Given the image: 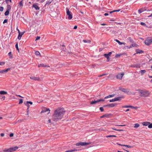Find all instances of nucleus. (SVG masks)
I'll return each instance as SVG.
<instances>
[{
  "instance_id": "1",
  "label": "nucleus",
  "mask_w": 152,
  "mask_h": 152,
  "mask_svg": "<svg viewBox=\"0 0 152 152\" xmlns=\"http://www.w3.org/2000/svg\"><path fill=\"white\" fill-rule=\"evenodd\" d=\"M65 113V111L63 108H58L54 113L52 119L55 121H57L61 119Z\"/></svg>"
},
{
  "instance_id": "2",
  "label": "nucleus",
  "mask_w": 152,
  "mask_h": 152,
  "mask_svg": "<svg viewBox=\"0 0 152 152\" xmlns=\"http://www.w3.org/2000/svg\"><path fill=\"white\" fill-rule=\"evenodd\" d=\"M137 91L140 94V96L142 97H147L149 96L150 93L146 90L139 89Z\"/></svg>"
},
{
  "instance_id": "3",
  "label": "nucleus",
  "mask_w": 152,
  "mask_h": 152,
  "mask_svg": "<svg viewBox=\"0 0 152 152\" xmlns=\"http://www.w3.org/2000/svg\"><path fill=\"white\" fill-rule=\"evenodd\" d=\"M18 148L17 146H14L10 148L7 150H4V151L7 152H12L18 149Z\"/></svg>"
},
{
  "instance_id": "4",
  "label": "nucleus",
  "mask_w": 152,
  "mask_h": 152,
  "mask_svg": "<svg viewBox=\"0 0 152 152\" xmlns=\"http://www.w3.org/2000/svg\"><path fill=\"white\" fill-rule=\"evenodd\" d=\"M66 15L68 16V18L69 20L71 19L72 18V12L69 11V9L66 8Z\"/></svg>"
},
{
  "instance_id": "5",
  "label": "nucleus",
  "mask_w": 152,
  "mask_h": 152,
  "mask_svg": "<svg viewBox=\"0 0 152 152\" xmlns=\"http://www.w3.org/2000/svg\"><path fill=\"white\" fill-rule=\"evenodd\" d=\"M145 43L147 45H150L152 43V39L151 38L147 39L145 41Z\"/></svg>"
},
{
  "instance_id": "6",
  "label": "nucleus",
  "mask_w": 152,
  "mask_h": 152,
  "mask_svg": "<svg viewBox=\"0 0 152 152\" xmlns=\"http://www.w3.org/2000/svg\"><path fill=\"white\" fill-rule=\"evenodd\" d=\"M89 143L85 142H80L77 143L76 144V146H86L89 144Z\"/></svg>"
},
{
  "instance_id": "7",
  "label": "nucleus",
  "mask_w": 152,
  "mask_h": 152,
  "mask_svg": "<svg viewBox=\"0 0 152 152\" xmlns=\"http://www.w3.org/2000/svg\"><path fill=\"white\" fill-rule=\"evenodd\" d=\"M30 79L35 81H39L40 80V78L39 77L35 76L31 77Z\"/></svg>"
},
{
  "instance_id": "8",
  "label": "nucleus",
  "mask_w": 152,
  "mask_h": 152,
  "mask_svg": "<svg viewBox=\"0 0 152 152\" xmlns=\"http://www.w3.org/2000/svg\"><path fill=\"white\" fill-rule=\"evenodd\" d=\"M112 53V52H110L108 54H104V56L107 58V61H109V56L111 55Z\"/></svg>"
},
{
  "instance_id": "9",
  "label": "nucleus",
  "mask_w": 152,
  "mask_h": 152,
  "mask_svg": "<svg viewBox=\"0 0 152 152\" xmlns=\"http://www.w3.org/2000/svg\"><path fill=\"white\" fill-rule=\"evenodd\" d=\"M124 75V73L118 74L116 76V78L118 79H120V80H121L122 78V77Z\"/></svg>"
},
{
  "instance_id": "10",
  "label": "nucleus",
  "mask_w": 152,
  "mask_h": 152,
  "mask_svg": "<svg viewBox=\"0 0 152 152\" xmlns=\"http://www.w3.org/2000/svg\"><path fill=\"white\" fill-rule=\"evenodd\" d=\"M121 97H118L115 98L114 99H112L110 100V102H114L115 101H117L118 100H120L121 99Z\"/></svg>"
},
{
  "instance_id": "11",
  "label": "nucleus",
  "mask_w": 152,
  "mask_h": 152,
  "mask_svg": "<svg viewBox=\"0 0 152 152\" xmlns=\"http://www.w3.org/2000/svg\"><path fill=\"white\" fill-rule=\"evenodd\" d=\"M50 110L49 109L45 108L42 110L41 113H44L47 112L48 113L47 114H48L50 113Z\"/></svg>"
},
{
  "instance_id": "12",
  "label": "nucleus",
  "mask_w": 152,
  "mask_h": 152,
  "mask_svg": "<svg viewBox=\"0 0 152 152\" xmlns=\"http://www.w3.org/2000/svg\"><path fill=\"white\" fill-rule=\"evenodd\" d=\"M116 105V104L112 103L108 105H105L104 107H113Z\"/></svg>"
},
{
  "instance_id": "13",
  "label": "nucleus",
  "mask_w": 152,
  "mask_h": 152,
  "mask_svg": "<svg viewBox=\"0 0 152 152\" xmlns=\"http://www.w3.org/2000/svg\"><path fill=\"white\" fill-rule=\"evenodd\" d=\"M10 68H7L6 69L0 71V73H4L7 72L9 70H10Z\"/></svg>"
},
{
  "instance_id": "14",
  "label": "nucleus",
  "mask_w": 152,
  "mask_h": 152,
  "mask_svg": "<svg viewBox=\"0 0 152 152\" xmlns=\"http://www.w3.org/2000/svg\"><path fill=\"white\" fill-rule=\"evenodd\" d=\"M38 67H49L50 66L46 64H40L38 65Z\"/></svg>"
},
{
  "instance_id": "15",
  "label": "nucleus",
  "mask_w": 152,
  "mask_h": 152,
  "mask_svg": "<svg viewBox=\"0 0 152 152\" xmlns=\"http://www.w3.org/2000/svg\"><path fill=\"white\" fill-rule=\"evenodd\" d=\"M24 32H22L21 33H20V34H19L18 37V39H19V40H20L21 39L22 36L24 34Z\"/></svg>"
},
{
  "instance_id": "16",
  "label": "nucleus",
  "mask_w": 152,
  "mask_h": 152,
  "mask_svg": "<svg viewBox=\"0 0 152 152\" xmlns=\"http://www.w3.org/2000/svg\"><path fill=\"white\" fill-rule=\"evenodd\" d=\"M99 102V101L98 100L96 101H91L90 102V104H95Z\"/></svg>"
},
{
  "instance_id": "17",
  "label": "nucleus",
  "mask_w": 152,
  "mask_h": 152,
  "mask_svg": "<svg viewBox=\"0 0 152 152\" xmlns=\"http://www.w3.org/2000/svg\"><path fill=\"white\" fill-rule=\"evenodd\" d=\"M150 124L149 122H145L142 123V124L143 126H148V125Z\"/></svg>"
},
{
  "instance_id": "18",
  "label": "nucleus",
  "mask_w": 152,
  "mask_h": 152,
  "mask_svg": "<svg viewBox=\"0 0 152 152\" xmlns=\"http://www.w3.org/2000/svg\"><path fill=\"white\" fill-rule=\"evenodd\" d=\"M35 9L37 10H39V7L37 6V5L36 4H34L32 6Z\"/></svg>"
},
{
  "instance_id": "19",
  "label": "nucleus",
  "mask_w": 152,
  "mask_h": 152,
  "mask_svg": "<svg viewBox=\"0 0 152 152\" xmlns=\"http://www.w3.org/2000/svg\"><path fill=\"white\" fill-rule=\"evenodd\" d=\"M115 41L117 42H118L119 45H121L123 44L124 45H125V43L124 42H121L119 41L117 39H115Z\"/></svg>"
},
{
  "instance_id": "20",
  "label": "nucleus",
  "mask_w": 152,
  "mask_h": 152,
  "mask_svg": "<svg viewBox=\"0 0 152 152\" xmlns=\"http://www.w3.org/2000/svg\"><path fill=\"white\" fill-rule=\"evenodd\" d=\"M118 145H120L126 147L128 148H132L133 147V146H131V145H121V144H119Z\"/></svg>"
},
{
  "instance_id": "21",
  "label": "nucleus",
  "mask_w": 152,
  "mask_h": 152,
  "mask_svg": "<svg viewBox=\"0 0 152 152\" xmlns=\"http://www.w3.org/2000/svg\"><path fill=\"white\" fill-rule=\"evenodd\" d=\"M7 94V91H0V94L4 95L6 94Z\"/></svg>"
},
{
  "instance_id": "22",
  "label": "nucleus",
  "mask_w": 152,
  "mask_h": 152,
  "mask_svg": "<svg viewBox=\"0 0 152 152\" xmlns=\"http://www.w3.org/2000/svg\"><path fill=\"white\" fill-rule=\"evenodd\" d=\"M114 96H115L114 94L109 95V96H107L105 97L104 98V99H107V98H109L113 97Z\"/></svg>"
},
{
  "instance_id": "23",
  "label": "nucleus",
  "mask_w": 152,
  "mask_h": 152,
  "mask_svg": "<svg viewBox=\"0 0 152 152\" xmlns=\"http://www.w3.org/2000/svg\"><path fill=\"white\" fill-rule=\"evenodd\" d=\"M145 10H144V8H141V9H139L138 10V12L139 14H140L144 12Z\"/></svg>"
},
{
  "instance_id": "24",
  "label": "nucleus",
  "mask_w": 152,
  "mask_h": 152,
  "mask_svg": "<svg viewBox=\"0 0 152 152\" xmlns=\"http://www.w3.org/2000/svg\"><path fill=\"white\" fill-rule=\"evenodd\" d=\"M122 108H133L134 107L133 106H132L129 105H124V106H123L122 107Z\"/></svg>"
},
{
  "instance_id": "25",
  "label": "nucleus",
  "mask_w": 152,
  "mask_h": 152,
  "mask_svg": "<svg viewBox=\"0 0 152 152\" xmlns=\"http://www.w3.org/2000/svg\"><path fill=\"white\" fill-rule=\"evenodd\" d=\"M136 53H143V51L141 50H136Z\"/></svg>"
},
{
  "instance_id": "26",
  "label": "nucleus",
  "mask_w": 152,
  "mask_h": 152,
  "mask_svg": "<svg viewBox=\"0 0 152 152\" xmlns=\"http://www.w3.org/2000/svg\"><path fill=\"white\" fill-rule=\"evenodd\" d=\"M23 0H21V1L19 3V7L22 8L23 6Z\"/></svg>"
},
{
  "instance_id": "27",
  "label": "nucleus",
  "mask_w": 152,
  "mask_h": 152,
  "mask_svg": "<svg viewBox=\"0 0 152 152\" xmlns=\"http://www.w3.org/2000/svg\"><path fill=\"white\" fill-rule=\"evenodd\" d=\"M11 8V6L10 5H7V10L10 11Z\"/></svg>"
},
{
  "instance_id": "28",
  "label": "nucleus",
  "mask_w": 152,
  "mask_h": 152,
  "mask_svg": "<svg viewBox=\"0 0 152 152\" xmlns=\"http://www.w3.org/2000/svg\"><path fill=\"white\" fill-rule=\"evenodd\" d=\"M131 67H137V68H139L140 66L138 65H133L131 66Z\"/></svg>"
},
{
  "instance_id": "29",
  "label": "nucleus",
  "mask_w": 152,
  "mask_h": 152,
  "mask_svg": "<svg viewBox=\"0 0 152 152\" xmlns=\"http://www.w3.org/2000/svg\"><path fill=\"white\" fill-rule=\"evenodd\" d=\"M141 72V75H144L146 72V71L145 70H141L140 71Z\"/></svg>"
},
{
  "instance_id": "30",
  "label": "nucleus",
  "mask_w": 152,
  "mask_h": 152,
  "mask_svg": "<svg viewBox=\"0 0 152 152\" xmlns=\"http://www.w3.org/2000/svg\"><path fill=\"white\" fill-rule=\"evenodd\" d=\"M140 126V124H139L137 123L134 124V128H137Z\"/></svg>"
},
{
  "instance_id": "31",
  "label": "nucleus",
  "mask_w": 152,
  "mask_h": 152,
  "mask_svg": "<svg viewBox=\"0 0 152 152\" xmlns=\"http://www.w3.org/2000/svg\"><path fill=\"white\" fill-rule=\"evenodd\" d=\"M112 129L113 130L117 131H124V130L123 129H117L114 128H112Z\"/></svg>"
},
{
  "instance_id": "32",
  "label": "nucleus",
  "mask_w": 152,
  "mask_h": 152,
  "mask_svg": "<svg viewBox=\"0 0 152 152\" xmlns=\"http://www.w3.org/2000/svg\"><path fill=\"white\" fill-rule=\"evenodd\" d=\"M127 39L131 42L132 43L133 42V40L132 39L131 37H129Z\"/></svg>"
},
{
  "instance_id": "33",
  "label": "nucleus",
  "mask_w": 152,
  "mask_h": 152,
  "mask_svg": "<svg viewBox=\"0 0 152 152\" xmlns=\"http://www.w3.org/2000/svg\"><path fill=\"white\" fill-rule=\"evenodd\" d=\"M120 11V10H113V11L110 12H110V14H111V13H113V12H119Z\"/></svg>"
},
{
  "instance_id": "34",
  "label": "nucleus",
  "mask_w": 152,
  "mask_h": 152,
  "mask_svg": "<svg viewBox=\"0 0 152 152\" xmlns=\"http://www.w3.org/2000/svg\"><path fill=\"white\" fill-rule=\"evenodd\" d=\"M120 89L121 91L124 92H126V89L124 88H120Z\"/></svg>"
},
{
  "instance_id": "35",
  "label": "nucleus",
  "mask_w": 152,
  "mask_h": 152,
  "mask_svg": "<svg viewBox=\"0 0 152 152\" xmlns=\"http://www.w3.org/2000/svg\"><path fill=\"white\" fill-rule=\"evenodd\" d=\"M9 11L8 10H6V11L4 13L5 15L7 16L9 15Z\"/></svg>"
},
{
  "instance_id": "36",
  "label": "nucleus",
  "mask_w": 152,
  "mask_h": 152,
  "mask_svg": "<svg viewBox=\"0 0 152 152\" xmlns=\"http://www.w3.org/2000/svg\"><path fill=\"white\" fill-rule=\"evenodd\" d=\"M148 127L149 128L151 129L152 128V123H150L148 125Z\"/></svg>"
},
{
  "instance_id": "37",
  "label": "nucleus",
  "mask_w": 152,
  "mask_h": 152,
  "mask_svg": "<svg viewBox=\"0 0 152 152\" xmlns=\"http://www.w3.org/2000/svg\"><path fill=\"white\" fill-rule=\"evenodd\" d=\"M28 104H32V102H31L27 101L25 104V105H28Z\"/></svg>"
},
{
  "instance_id": "38",
  "label": "nucleus",
  "mask_w": 152,
  "mask_h": 152,
  "mask_svg": "<svg viewBox=\"0 0 152 152\" xmlns=\"http://www.w3.org/2000/svg\"><path fill=\"white\" fill-rule=\"evenodd\" d=\"M35 54L37 56H38L40 54V53L39 51H36L35 52Z\"/></svg>"
},
{
  "instance_id": "39",
  "label": "nucleus",
  "mask_w": 152,
  "mask_h": 152,
  "mask_svg": "<svg viewBox=\"0 0 152 152\" xmlns=\"http://www.w3.org/2000/svg\"><path fill=\"white\" fill-rule=\"evenodd\" d=\"M116 137V136L115 135H108L107 136V137Z\"/></svg>"
},
{
  "instance_id": "40",
  "label": "nucleus",
  "mask_w": 152,
  "mask_h": 152,
  "mask_svg": "<svg viewBox=\"0 0 152 152\" xmlns=\"http://www.w3.org/2000/svg\"><path fill=\"white\" fill-rule=\"evenodd\" d=\"M23 102V100L22 99H19V104H21Z\"/></svg>"
},
{
  "instance_id": "41",
  "label": "nucleus",
  "mask_w": 152,
  "mask_h": 152,
  "mask_svg": "<svg viewBox=\"0 0 152 152\" xmlns=\"http://www.w3.org/2000/svg\"><path fill=\"white\" fill-rule=\"evenodd\" d=\"M110 115V114H107L104 115V117L108 118Z\"/></svg>"
},
{
  "instance_id": "42",
  "label": "nucleus",
  "mask_w": 152,
  "mask_h": 152,
  "mask_svg": "<svg viewBox=\"0 0 152 152\" xmlns=\"http://www.w3.org/2000/svg\"><path fill=\"white\" fill-rule=\"evenodd\" d=\"M77 151L78 150L77 149H74L72 150H69V152H72L75 151Z\"/></svg>"
},
{
  "instance_id": "43",
  "label": "nucleus",
  "mask_w": 152,
  "mask_h": 152,
  "mask_svg": "<svg viewBox=\"0 0 152 152\" xmlns=\"http://www.w3.org/2000/svg\"><path fill=\"white\" fill-rule=\"evenodd\" d=\"M15 48H16L17 50H18L19 51V49H18V43H17L15 45Z\"/></svg>"
},
{
  "instance_id": "44",
  "label": "nucleus",
  "mask_w": 152,
  "mask_h": 152,
  "mask_svg": "<svg viewBox=\"0 0 152 152\" xmlns=\"http://www.w3.org/2000/svg\"><path fill=\"white\" fill-rule=\"evenodd\" d=\"M5 1H6L7 4H8L9 1L10 2H11L12 0H5Z\"/></svg>"
},
{
  "instance_id": "45",
  "label": "nucleus",
  "mask_w": 152,
  "mask_h": 152,
  "mask_svg": "<svg viewBox=\"0 0 152 152\" xmlns=\"http://www.w3.org/2000/svg\"><path fill=\"white\" fill-rule=\"evenodd\" d=\"M4 9V8L3 7H0V11L2 12L3 11Z\"/></svg>"
},
{
  "instance_id": "46",
  "label": "nucleus",
  "mask_w": 152,
  "mask_h": 152,
  "mask_svg": "<svg viewBox=\"0 0 152 152\" xmlns=\"http://www.w3.org/2000/svg\"><path fill=\"white\" fill-rule=\"evenodd\" d=\"M140 24L144 26H145L146 25V24L143 22H141L140 23Z\"/></svg>"
},
{
  "instance_id": "47",
  "label": "nucleus",
  "mask_w": 152,
  "mask_h": 152,
  "mask_svg": "<svg viewBox=\"0 0 152 152\" xmlns=\"http://www.w3.org/2000/svg\"><path fill=\"white\" fill-rule=\"evenodd\" d=\"M7 21H8V20H7V19H5V20H4V21H3V23H7Z\"/></svg>"
},
{
  "instance_id": "48",
  "label": "nucleus",
  "mask_w": 152,
  "mask_h": 152,
  "mask_svg": "<svg viewBox=\"0 0 152 152\" xmlns=\"http://www.w3.org/2000/svg\"><path fill=\"white\" fill-rule=\"evenodd\" d=\"M121 56V54H116L115 56V57L116 58H118L120 57Z\"/></svg>"
},
{
  "instance_id": "49",
  "label": "nucleus",
  "mask_w": 152,
  "mask_h": 152,
  "mask_svg": "<svg viewBox=\"0 0 152 152\" xmlns=\"http://www.w3.org/2000/svg\"><path fill=\"white\" fill-rule=\"evenodd\" d=\"M40 37H39V36L37 37L36 38L35 41H36V40L39 39H40Z\"/></svg>"
},
{
  "instance_id": "50",
  "label": "nucleus",
  "mask_w": 152,
  "mask_h": 152,
  "mask_svg": "<svg viewBox=\"0 0 152 152\" xmlns=\"http://www.w3.org/2000/svg\"><path fill=\"white\" fill-rule=\"evenodd\" d=\"M27 115H28L29 114V110L28 109V108L27 110Z\"/></svg>"
},
{
  "instance_id": "51",
  "label": "nucleus",
  "mask_w": 152,
  "mask_h": 152,
  "mask_svg": "<svg viewBox=\"0 0 152 152\" xmlns=\"http://www.w3.org/2000/svg\"><path fill=\"white\" fill-rule=\"evenodd\" d=\"M99 109L101 112H103L104 111V109L102 107H100Z\"/></svg>"
},
{
  "instance_id": "52",
  "label": "nucleus",
  "mask_w": 152,
  "mask_h": 152,
  "mask_svg": "<svg viewBox=\"0 0 152 152\" xmlns=\"http://www.w3.org/2000/svg\"><path fill=\"white\" fill-rule=\"evenodd\" d=\"M134 45H131L129 47H128L129 48H132L133 47H134Z\"/></svg>"
},
{
  "instance_id": "53",
  "label": "nucleus",
  "mask_w": 152,
  "mask_h": 152,
  "mask_svg": "<svg viewBox=\"0 0 152 152\" xmlns=\"http://www.w3.org/2000/svg\"><path fill=\"white\" fill-rule=\"evenodd\" d=\"M98 100L99 101V102H100L101 101H104V100L103 99H98Z\"/></svg>"
},
{
  "instance_id": "54",
  "label": "nucleus",
  "mask_w": 152,
  "mask_h": 152,
  "mask_svg": "<svg viewBox=\"0 0 152 152\" xmlns=\"http://www.w3.org/2000/svg\"><path fill=\"white\" fill-rule=\"evenodd\" d=\"M5 96H3L1 98V99L3 100H4L5 99Z\"/></svg>"
},
{
  "instance_id": "55",
  "label": "nucleus",
  "mask_w": 152,
  "mask_h": 152,
  "mask_svg": "<svg viewBox=\"0 0 152 152\" xmlns=\"http://www.w3.org/2000/svg\"><path fill=\"white\" fill-rule=\"evenodd\" d=\"M4 63L0 62V65H4Z\"/></svg>"
},
{
  "instance_id": "56",
  "label": "nucleus",
  "mask_w": 152,
  "mask_h": 152,
  "mask_svg": "<svg viewBox=\"0 0 152 152\" xmlns=\"http://www.w3.org/2000/svg\"><path fill=\"white\" fill-rule=\"evenodd\" d=\"M13 134L12 133L10 134V137H13Z\"/></svg>"
},
{
  "instance_id": "57",
  "label": "nucleus",
  "mask_w": 152,
  "mask_h": 152,
  "mask_svg": "<svg viewBox=\"0 0 152 152\" xmlns=\"http://www.w3.org/2000/svg\"><path fill=\"white\" fill-rule=\"evenodd\" d=\"M106 75V74H103L102 75L99 76V77H102V76H104Z\"/></svg>"
},
{
  "instance_id": "58",
  "label": "nucleus",
  "mask_w": 152,
  "mask_h": 152,
  "mask_svg": "<svg viewBox=\"0 0 152 152\" xmlns=\"http://www.w3.org/2000/svg\"><path fill=\"white\" fill-rule=\"evenodd\" d=\"M109 15V14L107 13H105L104 14V16H107V15Z\"/></svg>"
},
{
  "instance_id": "59",
  "label": "nucleus",
  "mask_w": 152,
  "mask_h": 152,
  "mask_svg": "<svg viewBox=\"0 0 152 152\" xmlns=\"http://www.w3.org/2000/svg\"><path fill=\"white\" fill-rule=\"evenodd\" d=\"M4 135V133H1V137H3Z\"/></svg>"
},
{
  "instance_id": "60",
  "label": "nucleus",
  "mask_w": 152,
  "mask_h": 152,
  "mask_svg": "<svg viewBox=\"0 0 152 152\" xmlns=\"http://www.w3.org/2000/svg\"><path fill=\"white\" fill-rule=\"evenodd\" d=\"M77 28V26H75L74 27V29H76Z\"/></svg>"
},
{
  "instance_id": "61",
  "label": "nucleus",
  "mask_w": 152,
  "mask_h": 152,
  "mask_svg": "<svg viewBox=\"0 0 152 152\" xmlns=\"http://www.w3.org/2000/svg\"><path fill=\"white\" fill-rule=\"evenodd\" d=\"M116 126H125V125H116Z\"/></svg>"
},
{
  "instance_id": "62",
  "label": "nucleus",
  "mask_w": 152,
  "mask_h": 152,
  "mask_svg": "<svg viewBox=\"0 0 152 152\" xmlns=\"http://www.w3.org/2000/svg\"><path fill=\"white\" fill-rule=\"evenodd\" d=\"M83 41L85 43H86L87 42L85 40H83Z\"/></svg>"
},
{
  "instance_id": "63",
  "label": "nucleus",
  "mask_w": 152,
  "mask_h": 152,
  "mask_svg": "<svg viewBox=\"0 0 152 152\" xmlns=\"http://www.w3.org/2000/svg\"><path fill=\"white\" fill-rule=\"evenodd\" d=\"M17 30H18V34H20V30H19V29H18L17 28Z\"/></svg>"
},
{
  "instance_id": "64",
  "label": "nucleus",
  "mask_w": 152,
  "mask_h": 152,
  "mask_svg": "<svg viewBox=\"0 0 152 152\" xmlns=\"http://www.w3.org/2000/svg\"><path fill=\"white\" fill-rule=\"evenodd\" d=\"M17 96L18 97H20L23 98V97L21 96L20 95H17Z\"/></svg>"
}]
</instances>
